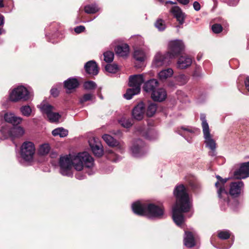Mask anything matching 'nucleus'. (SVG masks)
<instances>
[{"label": "nucleus", "mask_w": 249, "mask_h": 249, "mask_svg": "<svg viewBox=\"0 0 249 249\" xmlns=\"http://www.w3.org/2000/svg\"><path fill=\"white\" fill-rule=\"evenodd\" d=\"M217 180L215 183L216 192L219 198V203L222 209L225 210L227 206L234 210L239 204L238 201L234 198L238 197L244 188V182L241 180L232 182L230 183L229 194L232 196L233 202L229 198V194L225 189V183L228 178H223L219 175L216 176Z\"/></svg>", "instance_id": "nucleus-1"}, {"label": "nucleus", "mask_w": 249, "mask_h": 249, "mask_svg": "<svg viewBox=\"0 0 249 249\" xmlns=\"http://www.w3.org/2000/svg\"><path fill=\"white\" fill-rule=\"evenodd\" d=\"M60 172L64 176H71L73 166L77 171H81L84 167L91 168L94 166V160L88 152L79 153L76 155H69L62 156L59 161Z\"/></svg>", "instance_id": "nucleus-2"}, {"label": "nucleus", "mask_w": 249, "mask_h": 249, "mask_svg": "<svg viewBox=\"0 0 249 249\" xmlns=\"http://www.w3.org/2000/svg\"><path fill=\"white\" fill-rule=\"evenodd\" d=\"M174 194L177 200L173 208V219L177 225L182 227L184 222L182 213L188 212L191 210V200L186 188L183 185L177 186L174 190Z\"/></svg>", "instance_id": "nucleus-3"}, {"label": "nucleus", "mask_w": 249, "mask_h": 249, "mask_svg": "<svg viewBox=\"0 0 249 249\" xmlns=\"http://www.w3.org/2000/svg\"><path fill=\"white\" fill-rule=\"evenodd\" d=\"M133 212L138 215H146L149 218L160 217L163 214V209L153 204H145L137 201L132 205Z\"/></svg>", "instance_id": "nucleus-4"}, {"label": "nucleus", "mask_w": 249, "mask_h": 249, "mask_svg": "<svg viewBox=\"0 0 249 249\" xmlns=\"http://www.w3.org/2000/svg\"><path fill=\"white\" fill-rule=\"evenodd\" d=\"M203 137L206 148L209 149V156L214 157L216 155V143L210 133V129L207 121L203 118Z\"/></svg>", "instance_id": "nucleus-5"}, {"label": "nucleus", "mask_w": 249, "mask_h": 249, "mask_svg": "<svg viewBox=\"0 0 249 249\" xmlns=\"http://www.w3.org/2000/svg\"><path fill=\"white\" fill-rule=\"evenodd\" d=\"M30 98V94L27 89L24 86H18L15 88L10 93V101L17 102L19 101H27Z\"/></svg>", "instance_id": "nucleus-6"}, {"label": "nucleus", "mask_w": 249, "mask_h": 249, "mask_svg": "<svg viewBox=\"0 0 249 249\" xmlns=\"http://www.w3.org/2000/svg\"><path fill=\"white\" fill-rule=\"evenodd\" d=\"M185 46L182 40H175L168 43V51L167 55L169 58H174L184 51Z\"/></svg>", "instance_id": "nucleus-7"}, {"label": "nucleus", "mask_w": 249, "mask_h": 249, "mask_svg": "<svg viewBox=\"0 0 249 249\" xmlns=\"http://www.w3.org/2000/svg\"><path fill=\"white\" fill-rule=\"evenodd\" d=\"M35 151V146L32 142H25L22 143L21 146V156L26 161H30L33 160Z\"/></svg>", "instance_id": "nucleus-8"}, {"label": "nucleus", "mask_w": 249, "mask_h": 249, "mask_svg": "<svg viewBox=\"0 0 249 249\" xmlns=\"http://www.w3.org/2000/svg\"><path fill=\"white\" fill-rule=\"evenodd\" d=\"M1 131L6 138H10L12 139L20 138L25 133L24 129L20 126L13 127L7 131L6 129L3 128Z\"/></svg>", "instance_id": "nucleus-9"}, {"label": "nucleus", "mask_w": 249, "mask_h": 249, "mask_svg": "<svg viewBox=\"0 0 249 249\" xmlns=\"http://www.w3.org/2000/svg\"><path fill=\"white\" fill-rule=\"evenodd\" d=\"M233 176L237 179H245L249 177V161L240 164L239 168L233 172Z\"/></svg>", "instance_id": "nucleus-10"}, {"label": "nucleus", "mask_w": 249, "mask_h": 249, "mask_svg": "<svg viewBox=\"0 0 249 249\" xmlns=\"http://www.w3.org/2000/svg\"><path fill=\"white\" fill-rule=\"evenodd\" d=\"M200 133V131L197 128L190 126L182 127L179 130V134L185 138L189 142H191V139L195 135Z\"/></svg>", "instance_id": "nucleus-11"}, {"label": "nucleus", "mask_w": 249, "mask_h": 249, "mask_svg": "<svg viewBox=\"0 0 249 249\" xmlns=\"http://www.w3.org/2000/svg\"><path fill=\"white\" fill-rule=\"evenodd\" d=\"M170 59L169 56L167 55V53L163 55L160 53H158L155 56L153 62V65L156 67L167 65L170 63Z\"/></svg>", "instance_id": "nucleus-12"}, {"label": "nucleus", "mask_w": 249, "mask_h": 249, "mask_svg": "<svg viewBox=\"0 0 249 249\" xmlns=\"http://www.w3.org/2000/svg\"><path fill=\"white\" fill-rule=\"evenodd\" d=\"M198 239L197 235L192 231H185L184 237V244L188 248L194 247Z\"/></svg>", "instance_id": "nucleus-13"}, {"label": "nucleus", "mask_w": 249, "mask_h": 249, "mask_svg": "<svg viewBox=\"0 0 249 249\" xmlns=\"http://www.w3.org/2000/svg\"><path fill=\"white\" fill-rule=\"evenodd\" d=\"M145 113V106L143 102L139 103L132 110L133 117L138 121L143 119Z\"/></svg>", "instance_id": "nucleus-14"}, {"label": "nucleus", "mask_w": 249, "mask_h": 249, "mask_svg": "<svg viewBox=\"0 0 249 249\" xmlns=\"http://www.w3.org/2000/svg\"><path fill=\"white\" fill-rule=\"evenodd\" d=\"M144 81L142 74L134 75L130 76L129 80V86L131 88H134L141 90V85Z\"/></svg>", "instance_id": "nucleus-15"}, {"label": "nucleus", "mask_w": 249, "mask_h": 249, "mask_svg": "<svg viewBox=\"0 0 249 249\" xmlns=\"http://www.w3.org/2000/svg\"><path fill=\"white\" fill-rule=\"evenodd\" d=\"M170 12L176 18L180 25L184 23L185 15L178 6H174L172 7L170 10Z\"/></svg>", "instance_id": "nucleus-16"}, {"label": "nucleus", "mask_w": 249, "mask_h": 249, "mask_svg": "<svg viewBox=\"0 0 249 249\" xmlns=\"http://www.w3.org/2000/svg\"><path fill=\"white\" fill-rule=\"evenodd\" d=\"M167 93L165 90L162 88L157 89L151 93V98L155 101L161 102L166 98Z\"/></svg>", "instance_id": "nucleus-17"}, {"label": "nucleus", "mask_w": 249, "mask_h": 249, "mask_svg": "<svg viewBox=\"0 0 249 249\" xmlns=\"http://www.w3.org/2000/svg\"><path fill=\"white\" fill-rule=\"evenodd\" d=\"M4 119L6 122L12 124L13 125L20 124L22 121L21 117L16 116L11 112L5 113L4 115Z\"/></svg>", "instance_id": "nucleus-18"}, {"label": "nucleus", "mask_w": 249, "mask_h": 249, "mask_svg": "<svg viewBox=\"0 0 249 249\" xmlns=\"http://www.w3.org/2000/svg\"><path fill=\"white\" fill-rule=\"evenodd\" d=\"M85 69L89 74L95 75L98 73L99 70L97 65L93 60L89 61L85 65Z\"/></svg>", "instance_id": "nucleus-19"}, {"label": "nucleus", "mask_w": 249, "mask_h": 249, "mask_svg": "<svg viewBox=\"0 0 249 249\" xmlns=\"http://www.w3.org/2000/svg\"><path fill=\"white\" fill-rule=\"evenodd\" d=\"M159 83L156 79H152L146 82L143 85V89L146 92L152 93L158 87Z\"/></svg>", "instance_id": "nucleus-20"}, {"label": "nucleus", "mask_w": 249, "mask_h": 249, "mask_svg": "<svg viewBox=\"0 0 249 249\" xmlns=\"http://www.w3.org/2000/svg\"><path fill=\"white\" fill-rule=\"evenodd\" d=\"M38 107L40 109L42 113L45 114L47 117L48 116L49 114H50L52 112L55 110L53 106L44 101L38 106Z\"/></svg>", "instance_id": "nucleus-21"}, {"label": "nucleus", "mask_w": 249, "mask_h": 249, "mask_svg": "<svg viewBox=\"0 0 249 249\" xmlns=\"http://www.w3.org/2000/svg\"><path fill=\"white\" fill-rule=\"evenodd\" d=\"M192 63V58L188 56H181L177 62V66L179 69H185L190 66Z\"/></svg>", "instance_id": "nucleus-22"}, {"label": "nucleus", "mask_w": 249, "mask_h": 249, "mask_svg": "<svg viewBox=\"0 0 249 249\" xmlns=\"http://www.w3.org/2000/svg\"><path fill=\"white\" fill-rule=\"evenodd\" d=\"M79 83L76 78H69L64 82V87L67 89V92L78 87Z\"/></svg>", "instance_id": "nucleus-23"}, {"label": "nucleus", "mask_w": 249, "mask_h": 249, "mask_svg": "<svg viewBox=\"0 0 249 249\" xmlns=\"http://www.w3.org/2000/svg\"><path fill=\"white\" fill-rule=\"evenodd\" d=\"M115 51L119 56H126L129 51V46L126 44L119 45L115 48Z\"/></svg>", "instance_id": "nucleus-24"}, {"label": "nucleus", "mask_w": 249, "mask_h": 249, "mask_svg": "<svg viewBox=\"0 0 249 249\" xmlns=\"http://www.w3.org/2000/svg\"><path fill=\"white\" fill-rule=\"evenodd\" d=\"M91 150L97 157H101L104 153L103 148L102 144L100 143H96L93 144H90Z\"/></svg>", "instance_id": "nucleus-25"}, {"label": "nucleus", "mask_w": 249, "mask_h": 249, "mask_svg": "<svg viewBox=\"0 0 249 249\" xmlns=\"http://www.w3.org/2000/svg\"><path fill=\"white\" fill-rule=\"evenodd\" d=\"M173 74V70L171 68L163 70L159 73V78L161 80H164L170 77Z\"/></svg>", "instance_id": "nucleus-26"}, {"label": "nucleus", "mask_w": 249, "mask_h": 249, "mask_svg": "<svg viewBox=\"0 0 249 249\" xmlns=\"http://www.w3.org/2000/svg\"><path fill=\"white\" fill-rule=\"evenodd\" d=\"M52 133L54 137L59 136L60 137L63 138L68 135V130L63 127H58L53 130Z\"/></svg>", "instance_id": "nucleus-27"}, {"label": "nucleus", "mask_w": 249, "mask_h": 249, "mask_svg": "<svg viewBox=\"0 0 249 249\" xmlns=\"http://www.w3.org/2000/svg\"><path fill=\"white\" fill-rule=\"evenodd\" d=\"M102 138L106 143L110 146H116L118 144V141L109 135L104 134L103 135Z\"/></svg>", "instance_id": "nucleus-28"}, {"label": "nucleus", "mask_w": 249, "mask_h": 249, "mask_svg": "<svg viewBox=\"0 0 249 249\" xmlns=\"http://www.w3.org/2000/svg\"><path fill=\"white\" fill-rule=\"evenodd\" d=\"M140 92V91L139 90V88H131L127 89L126 93L124 94V96L125 99L130 100L134 95L138 94Z\"/></svg>", "instance_id": "nucleus-29"}, {"label": "nucleus", "mask_w": 249, "mask_h": 249, "mask_svg": "<svg viewBox=\"0 0 249 249\" xmlns=\"http://www.w3.org/2000/svg\"><path fill=\"white\" fill-rule=\"evenodd\" d=\"M134 57L136 60L140 62H143L145 58V54L142 50H135L134 53Z\"/></svg>", "instance_id": "nucleus-30"}, {"label": "nucleus", "mask_w": 249, "mask_h": 249, "mask_svg": "<svg viewBox=\"0 0 249 249\" xmlns=\"http://www.w3.org/2000/svg\"><path fill=\"white\" fill-rule=\"evenodd\" d=\"M49 121L51 123L58 122L59 119L61 117V115L53 111L49 116L47 117Z\"/></svg>", "instance_id": "nucleus-31"}, {"label": "nucleus", "mask_w": 249, "mask_h": 249, "mask_svg": "<svg viewBox=\"0 0 249 249\" xmlns=\"http://www.w3.org/2000/svg\"><path fill=\"white\" fill-rule=\"evenodd\" d=\"M157 105L155 103H151L147 107V111L146 112V115L148 117H152L155 113L157 110Z\"/></svg>", "instance_id": "nucleus-32"}, {"label": "nucleus", "mask_w": 249, "mask_h": 249, "mask_svg": "<svg viewBox=\"0 0 249 249\" xmlns=\"http://www.w3.org/2000/svg\"><path fill=\"white\" fill-rule=\"evenodd\" d=\"M231 233L229 230H221L217 231V236L222 240H226L230 238Z\"/></svg>", "instance_id": "nucleus-33"}, {"label": "nucleus", "mask_w": 249, "mask_h": 249, "mask_svg": "<svg viewBox=\"0 0 249 249\" xmlns=\"http://www.w3.org/2000/svg\"><path fill=\"white\" fill-rule=\"evenodd\" d=\"M131 151L133 156L135 157H139L143 154L142 147L138 145H134L132 147Z\"/></svg>", "instance_id": "nucleus-34"}, {"label": "nucleus", "mask_w": 249, "mask_h": 249, "mask_svg": "<svg viewBox=\"0 0 249 249\" xmlns=\"http://www.w3.org/2000/svg\"><path fill=\"white\" fill-rule=\"evenodd\" d=\"M50 150V146L48 143H44L41 145L38 150V153L40 155H45L47 154Z\"/></svg>", "instance_id": "nucleus-35"}, {"label": "nucleus", "mask_w": 249, "mask_h": 249, "mask_svg": "<svg viewBox=\"0 0 249 249\" xmlns=\"http://www.w3.org/2000/svg\"><path fill=\"white\" fill-rule=\"evenodd\" d=\"M119 124L125 128H129L132 125V121L129 119L122 118L119 121Z\"/></svg>", "instance_id": "nucleus-36"}, {"label": "nucleus", "mask_w": 249, "mask_h": 249, "mask_svg": "<svg viewBox=\"0 0 249 249\" xmlns=\"http://www.w3.org/2000/svg\"><path fill=\"white\" fill-rule=\"evenodd\" d=\"M98 11V8L95 5H89L85 7V11L88 14H94Z\"/></svg>", "instance_id": "nucleus-37"}, {"label": "nucleus", "mask_w": 249, "mask_h": 249, "mask_svg": "<svg viewBox=\"0 0 249 249\" xmlns=\"http://www.w3.org/2000/svg\"><path fill=\"white\" fill-rule=\"evenodd\" d=\"M104 60L107 63L111 62L114 59V53L111 51H107L104 53Z\"/></svg>", "instance_id": "nucleus-38"}, {"label": "nucleus", "mask_w": 249, "mask_h": 249, "mask_svg": "<svg viewBox=\"0 0 249 249\" xmlns=\"http://www.w3.org/2000/svg\"><path fill=\"white\" fill-rule=\"evenodd\" d=\"M20 111L23 116L27 117L29 116L32 112V109L29 106L21 107L20 108Z\"/></svg>", "instance_id": "nucleus-39"}, {"label": "nucleus", "mask_w": 249, "mask_h": 249, "mask_svg": "<svg viewBox=\"0 0 249 249\" xmlns=\"http://www.w3.org/2000/svg\"><path fill=\"white\" fill-rule=\"evenodd\" d=\"M155 27L159 31H163L166 28L165 21L161 19H158L155 23Z\"/></svg>", "instance_id": "nucleus-40"}, {"label": "nucleus", "mask_w": 249, "mask_h": 249, "mask_svg": "<svg viewBox=\"0 0 249 249\" xmlns=\"http://www.w3.org/2000/svg\"><path fill=\"white\" fill-rule=\"evenodd\" d=\"M105 69L107 71L112 73H116L118 70V66L114 64L107 65Z\"/></svg>", "instance_id": "nucleus-41"}, {"label": "nucleus", "mask_w": 249, "mask_h": 249, "mask_svg": "<svg viewBox=\"0 0 249 249\" xmlns=\"http://www.w3.org/2000/svg\"><path fill=\"white\" fill-rule=\"evenodd\" d=\"M211 29L213 33L214 34H219L223 30L222 26L220 24L217 23L213 24L212 26Z\"/></svg>", "instance_id": "nucleus-42"}, {"label": "nucleus", "mask_w": 249, "mask_h": 249, "mask_svg": "<svg viewBox=\"0 0 249 249\" xmlns=\"http://www.w3.org/2000/svg\"><path fill=\"white\" fill-rule=\"evenodd\" d=\"M96 84L95 82L89 81L84 83V87L85 89L88 90H91L96 88Z\"/></svg>", "instance_id": "nucleus-43"}, {"label": "nucleus", "mask_w": 249, "mask_h": 249, "mask_svg": "<svg viewBox=\"0 0 249 249\" xmlns=\"http://www.w3.org/2000/svg\"><path fill=\"white\" fill-rule=\"evenodd\" d=\"M93 95L90 93L85 94L83 95V97L80 99L81 103H84L88 101L92 100Z\"/></svg>", "instance_id": "nucleus-44"}, {"label": "nucleus", "mask_w": 249, "mask_h": 249, "mask_svg": "<svg viewBox=\"0 0 249 249\" xmlns=\"http://www.w3.org/2000/svg\"><path fill=\"white\" fill-rule=\"evenodd\" d=\"M136 44L138 46H141L144 44L143 38L141 36H137Z\"/></svg>", "instance_id": "nucleus-45"}, {"label": "nucleus", "mask_w": 249, "mask_h": 249, "mask_svg": "<svg viewBox=\"0 0 249 249\" xmlns=\"http://www.w3.org/2000/svg\"><path fill=\"white\" fill-rule=\"evenodd\" d=\"M226 2L230 6L236 5L239 0H225Z\"/></svg>", "instance_id": "nucleus-46"}, {"label": "nucleus", "mask_w": 249, "mask_h": 249, "mask_svg": "<svg viewBox=\"0 0 249 249\" xmlns=\"http://www.w3.org/2000/svg\"><path fill=\"white\" fill-rule=\"evenodd\" d=\"M85 29V28L84 26H82V25H80V26H77L76 27H75L74 28V31L76 33H80L82 32H83Z\"/></svg>", "instance_id": "nucleus-47"}, {"label": "nucleus", "mask_w": 249, "mask_h": 249, "mask_svg": "<svg viewBox=\"0 0 249 249\" xmlns=\"http://www.w3.org/2000/svg\"><path fill=\"white\" fill-rule=\"evenodd\" d=\"M51 93L53 96L56 97L59 94V91L56 88H53L51 90Z\"/></svg>", "instance_id": "nucleus-48"}, {"label": "nucleus", "mask_w": 249, "mask_h": 249, "mask_svg": "<svg viewBox=\"0 0 249 249\" xmlns=\"http://www.w3.org/2000/svg\"><path fill=\"white\" fill-rule=\"evenodd\" d=\"M244 84L246 90L249 92V76L246 77L244 81Z\"/></svg>", "instance_id": "nucleus-49"}, {"label": "nucleus", "mask_w": 249, "mask_h": 249, "mask_svg": "<svg viewBox=\"0 0 249 249\" xmlns=\"http://www.w3.org/2000/svg\"><path fill=\"white\" fill-rule=\"evenodd\" d=\"M193 7H194V8L195 9V10H196V11L199 10L201 8L200 4L197 1H195L194 2Z\"/></svg>", "instance_id": "nucleus-50"}, {"label": "nucleus", "mask_w": 249, "mask_h": 249, "mask_svg": "<svg viewBox=\"0 0 249 249\" xmlns=\"http://www.w3.org/2000/svg\"><path fill=\"white\" fill-rule=\"evenodd\" d=\"M179 3L186 5L189 2V0H177Z\"/></svg>", "instance_id": "nucleus-51"}, {"label": "nucleus", "mask_w": 249, "mask_h": 249, "mask_svg": "<svg viewBox=\"0 0 249 249\" xmlns=\"http://www.w3.org/2000/svg\"><path fill=\"white\" fill-rule=\"evenodd\" d=\"M3 24V17L0 14V26Z\"/></svg>", "instance_id": "nucleus-52"}, {"label": "nucleus", "mask_w": 249, "mask_h": 249, "mask_svg": "<svg viewBox=\"0 0 249 249\" xmlns=\"http://www.w3.org/2000/svg\"><path fill=\"white\" fill-rule=\"evenodd\" d=\"M4 7L3 0H0V8Z\"/></svg>", "instance_id": "nucleus-53"}, {"label": "nucleus", "mask_w": 249, "mask_h": 249, "mask_svg": "<svg viewBox=\"0 0 249 249\" xmlns=\"http://www.w3.org/2000/svg\"><path fill=\"white\" fill-rule=\"evenodd\" d=\"M76 177L77 178H78L79 179H82L83 178V177L80 176L79 174L76 175Z\"/></svg>", "instance_id": "nucleus-54"}, {"label": "nucleus", "mask_w": 249, "mask_h": 249, "mask_svg": "<svg viewBox=\"0 0 249 249\" xmlns=\"http://www.w3.org/2000/svg\"><path fill=\"white\" fill-rule=\"evenodd\" d=\"M107 152H108V153H109V154H113V152L112 151V150H108L107 151Z\"/></svg>", "instance_id": "nucleus-55"}, {"label": "nucleus", "mask_w": 249, "mask_h": 249, "mask_svg": "<svg viewBox=\"0 0 249 249\" xmlns=\"http://www.w3.org/2000/svg\"><path fill=\"white\" fill-rule=\"evenodd\" d=\"M2 30L1 29H0V35H1L2 34Z\"/></svg>", "instance_id": "nucleus-56"}, {"label": "nucleus", "mask_w": 249, "mask_h": 249, "mask_svg": "<svg viewBox=\"0 0 249 249\" xmlns=\"http://www.w3.org/2000/svg\"><path fill=\"white\" fill-rule=\"evenodd\" d=\"M138 142L139 143H142V142H141V141H140V140H138Z\"/></svg>", "instance_id": "nucleus-57"}, {"label": "nucleus", "mask_w": 249, "mask_h": 249, "mask_svg": "<svg viewBox=\"0 0 249 249\" xmlns=\"http://www.w3.org/2000/svg\"><path fill=\"white\" fill-rule=\"evenodd\" d=\"M181 27L180 26V25L177 26V28H181Z\"/></svg>", "instance_id": "nucleus-58"}, {"label": "nucleus", "mask_w": 249, "mask_h": 249, "mask_svg": "<svg viewBox=\"0 0 249 249\" xmlns=\"http://www.w3.org/2000/svg\"><path fill=\"white\" fill-rule=\"evenodd\" d=\"M185 77V76H184V75H181V76H180V78H183V77Z\"/></svg>", "instance_id": "nucleus-59"}, {"label": "nucleus", "mask_w": 249, "mask_h": 249, "mask_svg": "<svg viewBox=\"0 0 249 249\" xmlns=\"http://www.w3.org/2000/svg\"><path fill=\"white\" fill-rule=\"evenodd\" d=\"M197 59L198 60H200V57H199V56L197 57Z\"/></svg>", "instance_id": "nucleus-60"}]
</instances>
